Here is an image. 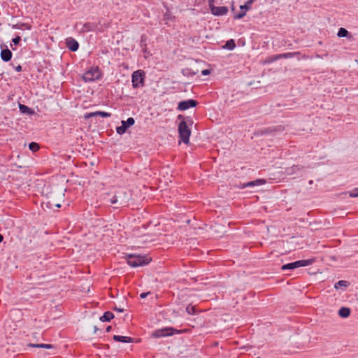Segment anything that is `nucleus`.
<instances>
[{
	"mask_svg": "<svg viewBox=\"0 0 358 358\" xmlns=\"http://www.w3.org/2000/svg\"><path fill=\"white\" fill-rule=\"evenodd\" d=\"M179 120H182V121L179 123L178 125V133L180 140L185 144H188L189 142V136L191 134V130L189 128V125L192 126L193 124V121L192 120L190 117H187L186 120L185 117L182 115H179L178 116Z\"/></svg>",
	"mask_w": 358,
	"mask_h": 358,
	"instance_id": "obj_1",
	"label": "nucleus"
},
{
	"mask_svg": "<svg viewBox=\"0 0 358 358\" xmlns=\"http://www.w3.org/2000/svg\"><path fill=\"white\" fill-rule=\"evenodd\" d=\"M151 259L146 256L128 255L127 264L131 267L142 266L149 264Z\"/></svg>",
	"mask_w": 358,
	"mask_h": 358,
	"instance_id": "obj_2",
	"label": "nucleus"
},
{
	"mask_svg": "<svg viewBox=\"0 0 358 358\" xmlns=\"http://www.w3.org/2000/svg\"><path fill=\"white\" fill-rule=\"evenodd\" d=\"M314 260L312 259H302L298 260L294 262L288 263L282 266L281 269L282 271L285 270H294L295 268L307 266L311 265L313 263Z\"/></svg>",
	"mask_w": 358,
	"mask_h": 358,
	"instance_id": "obj_3",
	"label": "nucleus"
},
{
	"mask_svg": "<svg viewBox=\"0 0 358 358\" xmlns=\"http://www.w3.org/2000/svg\"><path fill=\"white\" fill-rule=\"evenodd\" d=\"M101 77V72L98 66L90 68L83 76V78L85 82H92L100 79Z\"/></svg>",
	"mask_w": 358,
	"mask_h": 358,
	"instance_id": "obj_4",
	"label": "nucleus"
},
{
	"mask_svg": "<svg viewBox=\"0 0 358 358\" xmlns=\"http://www.w3.org/2000/svg\"><path fill=\"white\" fill-rule=\"evenodd\" d=\"M145 79V73L142 70L134 71L131 76L132 86L134 88L143 86Z\"/></svg>",
	"mask_w": 358,
	"mask_h": 358,
	"instance_id": "obj_5",
	"label": "nucleus"
},
{
	"mask_svg": "<svg viewBox=\"0 0 358 358\" xmlns=\"http://www.w3.org/2000/svg\"><path fill=\"white\" fill-rule=\"evenodd\" d=\"M175 333H180L179 331L175 329L173 327H166L163 329H156L152 334V336L155 338H161L164 336H172Z\"/></svg>",
	"mask_w": 358,
	"mask_h": 358,
	"instance_id": "obj_6",
	"label": "nucleus"
},
{
	"mask_svg": "<svg viewBox=\"0 0 358 358\" xmlns=\"http://www.w3.org/2000/svg\"><path fill=\"white\" fill-rule=\"evenodd\" d=\"M121 123V126L116 128V131L120 135L124 134L129 127L134 125L135 120L133 117H129L127 120H122Z\"/></svg>",
	"mask_w": 358,
	"mask_h": 358,
	"instance_id": "obj_7",
	"label": "nucleus"
},
{
	"mask_svg": "<svg viewBox=\"0 0 358 358\" xmlns=\"http://www.w3.org/2000/svg\"><path fill=\"white\" fill-rule=\"evenodd\" d=\"M115 196L117 198L119 202V206H126L130 200V196L127 192L122 189L119 190L115 193Z\"/></svg>",
	"mask_w": 358,
	"mask_h": 358,
	"instance_id": "obj_8",
	"label": "nucleus"
},
{
	"mask_svg": "<svg viewBox=\"0 0 358 358\" xmlns=\"http://www.w3.org/2000/svg\"><path fill=\"white\" fill-rule=\"evenodd\" d=\"M197 103L198 102L196 100L187 99L179 102L177 108L179 110L183 111L190 108L195 107L197 105Z\"/></svg>",
	"mask_w": 358,
	"mask_h": 358,
	"instance_id": "obj_9",
	"label": "nucleus"
},
{
	"mask_svg": "<svg viewBox=\"0 0 358 358\" xmlns=\"http://www.w3.org/2000/svg\"><path fill=\"white\" fill-rule=\"evenodd\" d=\"M210 8L212 14L217 16L224 15L228 13L227 6H215L210 5Z\"/></svg>",
	"mask_w": 358,
	"mask_h": 358,
	"instance_id": "obj_10",
	"label": "nucleus"
},
{
	"mask_svg": "<svg viewBox=\"0 0 358 358\" xmlns=\"http://www.w3.org/2000/svg\"><path fill=\"white\" fill-rule=\"evenodd\" d=\"M1 51L0 56L3 62H9L13 56L12 52L5 45H1Z\"/></svg>",
	"mask_w": 358,
	"mask_h": 358,
	"instance_id": "obj_11",
	"label": "nucleus"
},
{
	"mask_svg": "<svg viewBox=\"0 0 358 358\" xmlns=\"http://www.w3.org/2000/svg\"><path fill=\"white\" fill-rule=\"evenodd\" d=\"M285 127L282 125L275 126V127H270L268 128L264 129L262 131V134H275V133H281L284 131Z\"/></svg>",
	"mask_w": 358,
	"mask_h": 358,
	"instance_id": "obj_12",
	"label": "nucleus"
},
{
	"mask_svg": "<svg viewBox=\"0 0 358 358\" xmlns=\"http://www.w3.org/2000/svg\"><path fill=\"white\" fill-rule=\"evenodd\" d=\"M66 47L72 52L78 50L79 48L78 42L73 38H68L66 40Z\"/></svg>",
	"mask_w": 358,
	"mask_h": 358,
	"instance_id": "obj_13",
	"label": "nucleus"
},
{
	"mask_svg": "<svg viewBox=\"0 0 358 358\" xmlns=\"http://www.w3.org/2000/svg\"><path fill=\"white\" fill-rule=\"evenodd\" d=\"M265 183V180L262 179H257L253 181H250L246 183L241 184L239 187L244 189L245 187H252L256 185H261Z\"/></svg>",
	"mask_w": 358,
	"mask_h": 358,
	"instance_id": "obj_14",
	"label": "nucleus"
},
{
	"mask_svg": "<svg viewBox=\"0 0 358 358\" xmlns=\"http://www.w3.org/2000/svg\"><path fill=\"white\" fill-rule=\"evenodd\" d=\"M101 116L102 117H109L111 116V114L105 111H96L94 113H90L85 115V118H90L92 117Z\"/></svg>",
	"mask_w": 358,
	"mask_h": 358,
	"instance_id": "obj_15",
	"label": "nucleus"
},
{
	"mask_svg": "<svg viewBox=\"0 0 358 358\" xmlns=\"http://www.w3.org/2000/svg\"><path fill=\"white\" fill-rule=\"evenodd\" d=\"M113 340L117 342L122 343H133L134 341V338L129 336H123L119 335H114Z\"/></svg>",
	"mask_w": 358,
	"mask_h": 358,
	"instance_id": "obj_16",
	"label": "nucleus"
},
{
	"mask_svg": "<svg viewBox=\"0 0 358 358\" xmlns=\"http://www.w3.org/2000/svg\"><path fill=\"white\" fill-rule=\"evenodd\" d=\"M19 109H20V111L24 114H27V115H31L34 113V111L33 109H31V108H29L27 106L24 105V104L20 103Z\"/></svg>",
	"mask_w": 358,
	"mask_h": 358,
	"instance_id": "obj_17",
	"label": "nucleus"
},
{
	"mask_svg": "<svg viewBox=\"0 0 358 358\" xmlns=\"http://www.w3.org/2000/svg\"><path fill=\"white\" fill-rule=\"evenodd\" d=\"M113 317H114V315L113 313H111L110 311H106L100 317V320L101 322H110Z\"/></svg>",
	"mask_w": 358,
	"mask_h": 358,
	"instance_id": "obj_18",
	"label": "nucleus"
},
{
	"mask_svg": "<svg viewBox=\"0 0 358 358\" xmlns=\"http://www.w3.org/2000/svg\"><path fill=\"white\" fill-rule=\"evenodd\" d=\"M350 314V309L346 307H342L338 310V315L343 318L348 317Z\"/></svg>",
	"mask_w": 358,
	"mask_h": 358,
	"instance_id": "obj_19",
	"label": "nucleus"
},
{
	"mask_svg": "<svg viewBox=\"0 0 358 358\" xmlns=\"http://www.w3.org/2000/svg\"><path fill=\"white\" fill-rule=\"evenodd\" d=\"M300 55V52H286L280 54L278 57H282V59H289L293 58L295 56H298Z\"/></svg>",
	"mask_w": 358,
	"mask_h": 358,
	"instance_id": "obj_20",
	"label": "nucleus"
},
{
	"mask_svg": "<svg viewBox=\"0 0 358 358\" xmlns=\"http://www.w3.org/2000/svg\"><path fill=\"white\" fill-rule=\"evenodd\" d=\"M95 28V24L91 22H86L83 24L82 31L84 32L92 31H94Z\"/></svg>",
	"mask_w": 358,
	"mask_h": 358,
	"instance_id": "obj_21",
	"label": "nucleus"
},
{
	"mask_svg": "<svg viewBox=\"0 0 358 358\" xmlns=\"http://www.w3.org/2000/svg\"><path fill=\"white\" fill-rule=\"evenodd\" d=\"M337 36L340 38L341 37H348V38H351L352 36L350 34V33L348 32V31L345 29V28H343V27H341L339 29H338V31L337 33Z\"/></svg>",
	"mask_w": 358,
	"mask_h": 358,
	"instance_id": "obj_22",
	"label": "nucleus"
},
{
	"mask_svg": "<svg viewBox=\"0 0 358 358\" xmlns=\"http://www.w3.org/2000/svg\"><path fill=\"white\" fill-rule=\"evenodd\" d=\"M27 346L29 347H32V348H45V349H52L53 348V345H51V344H32V343H29L27 345Z\"/></svg>",
	"mask_w": 358,
	"mask_h": 358,
	"instance_id": "obj_23",
	"label": "nucleus"
},
{
	"mask_svg": "<svg viewBox=\"0 0 358 358\" xmlns=\"http://www.w3.org/2000/svg\"><path fill=\"white\" fill-rule=\"evenodd\" d=\"M12 27L13 29H31V25L27 24V23H17L16 24H13L12 26Z\"/></svg>",
	"mask_w": 358,
	"mask_h": 358,
	"instance_id": "obj_24",
	"label": "nucleus"
},
{
	"mask_svg": "<svg viewBox=\"0 0 358 358\" xmlns=\"http://www.w3.org/2000/svg\"><path fill=\"white\" fill-rule=\"evenodd\" d=\"M236 47V43L234 39H230L227 41L226 44L224 46V48H226L229 50H232Z\"/></svg>",
	"mask_w": 358,
	"mask_h": 358,
	"instance_id": "obj_25",
	"label": "nucleus"
},
{
	"mask_svg": "<svg viewBox=\"0 0 358 358\" xmlns=\"http://www.w3.org/2000/svg\"><path fill=\"white\" fill-rule=\"evenodd\" d=\"M254 0L248 1L244 5L240 6V9L241 10L248 11L251 8L252 4L253 3Z\"/></svg>",
	"mask_w": 358,
	"mask_h": 358,
	"instance_id": "obj_26",
	"label": "nucleus"
},
{
	"mask_svg": "<svg viewBox=\"0 0 358 358\" xmlns=\"http://www.w3.org/2000/svg\"><path fill=\"white\" fill-rule=\"evenodd\" d=\"M301 169H302V167H301L299 165H294V166L287 169V173L288 174H292V173H296V171H300Z\"/></svg>",
	"mask_w": 358,
	"mask_h": 358,
	"instance_id": "obj_27",
	"label": "nucleus"
},
{
	"mask_svg": "<svg viewBox=\"0 0 358 358\" xmlns=\"http://www.w3.org/2000/svg\"><path fill=\"white\" fill-rule=\"evenodd\" d=\"M350 285V282L348 281H346V280H339L338 282H337L335 285H334V288L335 289H338L340 287H348Z\"/></svg>",
	"mask_w": 358,
	"mask_h": 358,
	"instance_id": "obj_28",
	"label": "nucleus"
},
{
	"mask_svg": "<svg viewBox=\"0 0 358 358\" xmlns=\"http://www.w3.org/2000/svg\"><path fill=\"white\" fill-rule=\"evenodd\" d=\"M175 17L172 15V13L170 11H166L165 14L164 15V20L166 21V23H167L169 21H172Z\"/></svg>",
	"mask_w": 358,
	"mask_h": 358,
	"instance_id": "obj_29",
	"label": "nucleus"
},
{
	"mask_svg": "<svg viewBox=\"0 0 358 358\" xmlns=\"http://www.w3.org/2000/svg\"><path fill=\"white\" fill-rule=\"evenodd\" d=\"M186 312L189 314V315H194L196 313V308L194 306H192L191 304H189L187 307H186Z\"/></svg>",
	"mask_w": 358,
	"mask_h": 358,
	"instance_id": "obj_30",
	"label": "nucleus"
},
{
	"mask_svg": "<svg viewBox=\"0 0 358 358\" xmlns=\"http://www.w3.org/2000/svg\"><path fill=\"white\" fill-rule=\"evenodd\" d=\"M29 148L31 151L36 152L39 150V145L36 143L32 142L29 143Z\"/></svg>",
	"mask_w": 358,
	"mask_h": 358,
	"instance_id": "obj_31",
	"label": "nucleus"
},
{
	"mask_svg": "<svg viewBox=\"0 0 358 358\" xmlns=\"http://www.w3.org/2000/svg\"><path fill=\"white\" fill-rule=\"evenodd\" d=\"M110 203L113 205H117L115 208H120L121 206H119V202L117 201V198L116 197L115 194L113 195L111 199H110Z\"/></svg>",
	"mask_w": 358,
	"mask_h": 358,
	"instance_id": "obj_32",
	"label": "nucleus"
},
{
	"mask_svg": "<svg viewBox=\"0 0 358 358\" xmlns=\"http://www.w3.org/2000/svg\"><path fill=\"white\" fill-rule=\"evenodd\" d=\"M245 14H246V11L241 10V12H240L239 13H238L237 15H236L234 16V19H241L245 15Z\"/></svg>",
	"mask_w": 358,
	"mask_h": 358,
	"instance_id": "obj_33",
	"label": "nucleus"
},
{
	"mask_svg": "<svg viewBox=\"0 0 358 358\" xmlns=\"http://www.w3.org/2000/svg\"><path fill=\"white\" fill-rule=\"evenodd\" d=\"M350 196L352 198L358 197V188L355 189L353 191L350 192Z\"/></svg>",
	"mask_w": 358,
	"mask_h": 358,
	"instance_id": "obj_34",
	"label": "nucleus"
},
{
	"mask_svg": "<svg viewBox=\"0 0 358 358\" xmlns=\"http://www.w3.org/2000/svg\"><path fill=\"white\" fill-rule=\"evenodd\" d=\"M279 56H280V54L275 55L270 57L268 62H273L277 61L278 59H282V57H278Z\"/></svg>",
	"mask_w": 358,
	"mask_h": 358,
	"instance_id": "obj_35",
	"label": "nucleus"
},
{
	"mask_svg": "<svg viewBox=\"0 0 358 358\" xmlns=\"http://www.w3.org/2000/svg\"><path fill=\"white\" fill-rule=\"evenodd\" d=\"M21 41V37L19 36H15L13 38L12 41L15 45H18Z\"/></svg>",
	"mask_w": 358,
	"mask_h": 358,
	"instance_id": "obj_36",
	"label": "nucleus"
},
{
	"mask_svg": "<svg viewBox=\"0 0 358 358\" xmlns=\"http://www.w3.org/2000/svg\"><path fill=\"white\" fill-rule=\"evenodd\" d=\"M146 36L145 35H142L141 38V45L145 46Z\"/></svg>",
	"mask_w": 358,
	"mask_h": 358,
	"instance_id": "obj_37",
	"label": "nucleus"
},
{
	"mask_svg": "<svg viewBox=\"0 0 358 358\" xmlns=\"http://www.w3.org/2000/svg\"><path fill=\"white\" fill-rule=\"evenodd\" d=\"M210 73V71L209 69H204L201 71V74L203 76H207Z\"/></svg>",
	"mask_w": 358,
	"mask_h": 358,
	"instance_id": "obj_38",
	"label": "nucleus"
},
{
	"mask_svg": "<svg viewBox=\"0 0 358 358\" xmlns=\"http://www.w3.org/2000/svg\"><path fill=\"white\" fill-rule=\"evenodd\" d=\"M150 294V292H143V293H141V294H140V297H141V299H145V298H146V296H147L148 294Z\"/></svg>",
	"mask_w": 358,
	"mask_h": 358,
	"instance_id": "obj_39",
	"label": "nucleus"
},
{
	"mask_svg": "<svg viewBox=\"0 0 358 358\" xmlns=\"http://www.w3.org/2000/svg\"><path fill=\"white\" fill-rule=\"evenodd\" d=\"M113 310H116V311H118V312H120V313H122L124 311V308H118L117 306H115L113 308Z\"/></svg>",
	"mask_w": 358,
	"mask_h": 358,
	"instance_id": "obj_40",
	"label": "nucleus"
},
{
	"mask_svg": "<svg viewBox=\"0 0 358 358\" xmlns=\"http://www.w3.org/2000/svg\"><path fill=\"white\" fill-rule=\"evenodd\" d=\"M15 69L17 72H20L22 71V66L21 65H18L15 67Z\"/></svg>",
	"mask_w": 358,
	"mask_h": 358,
	"instance_id": "obj_41",
	"label": "nucleus"
},
{
	"mask_svg": "<svg viewBox=\"0 0 358 358\" xmlns=\"http://www.w3.org/2000/svg\"><path fill=\"white\" fill-rule=\"evenodd\" d=\"M111 329H112L111 326L107 327L106 329V332H110L111 331Z\"/></svg>",
	"mask_w": 358,
	"mask_h": 358,
	"instance_id": "obj_42",
	"label": "nucleus"
},
{
	"mask_svg": "<svg viewBox=\"0 0 358 358\" xmlns=\"http://www.w3.org/2000/svg\"><path fill=\"white\" fill-rule=\"evenodd\" d=\"M208 2H209V6L213 5L214 0H208Z\"/></svg>",
	"mask_w": 358,
	"mask_h": 358,
	"instance_id": "obj_43",
	"label": "nucleus"
},
{
	"mask_svg": "<svg viewBox=\"0 0 358 358\" xmlns=\"http://www.w3.org/2000/svg\"><path fill=\"white\" fill-rule=\"evenodd\" d=\"M3 236L0 234V243H1L3 241Z\"/></svg>",
	"mask_w": 358,
	"mask_h": 358,
	"instance_id": "obj_44",
	"label": "nucleus"
},
{
	"mask_svg": "<svg viewBox=\"0 0 358 358\" xmlns=\"http://www.w3.org/2000/svg\"><path fill=\"white\" fill-rule=\"evenodd\" d=\"M94 333H96L99 330V329L96 327V326H94Z\"/></svg>",
	"mask_w": 358,
	"mask_h": 358,
	"instance_id": "obj_45",
	"label": "nucleus"
},
{
	"mask_svg": "<svg viewBox=\"0 0 358 358\" xmlns=\"http://www.w3.org/2000/svg\"><path fill=\"white\" fill-rule=\"evenodd\" d=\"M56 206H57V208H60L61 205H60V204H57V205H56Z\"/></svg>",
	"mask_w": 358,
	"mask_h": 358,
	"instance_id": "obj_46",
	"label": "nucleus"
}]
</instances>
